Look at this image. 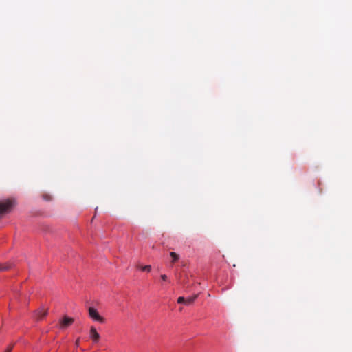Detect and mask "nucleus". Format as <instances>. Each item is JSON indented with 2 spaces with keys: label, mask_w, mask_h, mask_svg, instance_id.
<instances>
[{
  "label": "nucleus",
  "mask_w": 352,
  "mask_h": 352,
  "mask_svg": "<svg viewBox=\"0 0 352 352\" xmlns=\"http://www.w3.org/2000/svg\"><path fill=\"white\" fill-rule=\"evenodd\" d=\"M13 206L14 201L12 200L8 199L0 201V219H2L6 214L9 213Z\"/></svg>",
  "instance_id": "f257e3e1"
},
{
  "label": "nucleus",
  "mask_w": 352,
  "mask_h": 352,
  "mask_svg": "<svg viewBox=\"0 0 352 352\" xmlns=\"http://www.w3.org/2000/svg\"><path fill=\"white\" fill-rule=\"evenodd\" d=\"M89 315L95 321H98L100 323L104 322V319L98 312V311L94 307L89 308Z\"/></svg>",
  "instance_id": "f03ea898"
},
{
  "label": "nucleus",
  "mask_w": 352,
  "mask_h": 352,
  "mask_svg": "<svg viewBox=\"0 0 352 352\" xmlns=\"http://www.w3.org/2000/svg\"><path fill=\"white\" fill-rule=\"evenodd\" d=\"M90 338L95 343L98 342L100 338V334L97 332L94 327H91L90 329Z\"/></svg>",
  "instance_id": "7ed1b4c3"
},
{
  "label": "nucleus",
  "mask_w": 352,
  "mask_h": 352,
  "mask_svg": "<svg viewBox=\"0 0 352 352\" xmlns=\"http://www.w3.org/2000/svg\"><path fill=\"white\" fill-rule=\"evenodd\" d=\"M74 322V319L72 318H69L67 316H65L62 321L60 322V327L65 328L69 325H71Z\"/></svg>",
  "instance_id": "20e7f679"
},
{
  "label": "nucleus",
  "mask_w": 352,
  "mask_h": 352,
  "mask_svg": "<svg viewBox=\"0 0 352 352\" xmlns=\"http://www.w3.org/2000/svg\"><path fill=\"white\" fill-rule=\"evenodd\" d=\"M47 314V310L41 309L36 313V317L37 320H42Z\"/></svg>",
  "instance_id": "39448f33"
},
{
  "label": "nucleus",
  "mask_w": 352,
  "mask_h": 352,
  "mask_svg": "<svg viewBox=\"0 0 352 352\" xmlns=\"http://www.w3.org/2000/svg\"><path fill=\"white\" fill-rule=\"evenodd\" d=\"M197 297H198V294H195L192 296H190V297L186 298V305H191L197 299Z\"/></svg>",
  "instance_id": "423d86ee"
},
{
  "label": "nucleus",
  "mask_w": 352,
  "mask_h": 352,
  "mask_svg": "<svg viewBox=\"0 0 352 352\" xmlns=\"http://www.w3.org/2000/svg\"><path fill=\"white\" fill-rule=\"evenodd\" d=\"M137 267L138 269H140V270L143 271V272H150L151 270V266L149 265H138L137 266Z\"/></svg>",
  "instance_id": "0eeeda50"
},
{
  "label": "nucleus",
  "mask_w": 352,
  "mask_h": 352,
  "mask_svg": "<svg viewBox=\"0 0 352 352\" xmlns=\"http://www.w3.org/2000/svg\"><path fill=\"white\" fill-rule=\"evenodd\" d=\"M170 255L173 258V261H172L173 263L176 262L179 258V256L174 252H171L170 253Z\"/></svg>",
  "instance_id": "6e6552de"
},
{
  "label": "nucleus",
  "mask_w": 352,
  "mask_h": 352,
  "mask_svg": "<svg viewBox=\"0 0 352 352\" xmlns=\"http://www.w3.org/2000/svg\"><path fill=\"white\" fill-rule=\"evenodd\" d=\"M177 302L179 304H185L186 305V298L184 297L180 296L177 298Z\"/></svg>",
  "instance_id": "1a4fd4ad"
},
{
  "label": "nucleus",
  "mask_w": 352,
  "mask_h": 352,
  "mask_svg": "<svg viewBox=\"0 0 352 352\" xmlns=\"http://www.w3.org/2000/svg\"><path fill=\"white\" fill-rule=\"evenodd\" d=\"M43 199H44V200H45V201H51V200H52V197H51V195H47V194H44V195H43Z\"/></svg>",
  "instance_id": "9d476101"
},
{
  "label": "nucleus",
  "mask_w": 352,
  "mask_h": 352,
  "mask_svg": "<svg viewBox=\"0 0 352 352\" xmlns=\"http://www.w3.org/2000/svg\"><path fill=\"white\" fill-rule=\"evenodd\" d=\"M9 268H10V266H8V265L2 266L0 265V271H5V270H8Z\"/></svg>",
  "instance_id": "9b49d317"
},
{
  "label": "nucleus",
  "mask_w": 352,
  "mask_h": 352,
  "mask_svg": "<svg viewBox=\"0 0 352 352\" xmlns=\"http://www.w3.org/2000/svg\"><path fill=\"white\" fill-rule=\"evenodd\" d=\"M161 278L164 281H167L168 280V277H167V276L166 274H162L161 275Z\"/></svg>",
  "instance_id": "f8f14e48"
},
{
  "label": "nucleus",
  "mask_w": 352,
  "mask_h": 352,
  "mask_svg": "<svg viewBox=\"0 0 352 352\" xmlns=\"http://www.w3.org/2000/svg\"><path fill=\"white\" fill-rule=\"evenodd\" d=\"M12 349V346H10L7 348V349L5 351V352H11Z\"/></svg>",
  "instance_id": "ddd939ff"
}]
</instances>
